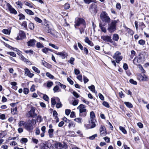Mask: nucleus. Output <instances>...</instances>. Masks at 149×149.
<instances>
[{"label":"nucleus","mask_w":149,"mask_h":149,"mask_svg":"<svg viewBox=\"0 0 149 149\" xmlns=\"http://www.w3.org/2000/svg\"><path fill=\"white\" fill-rule=\"evenodd\" d=\"M99 26L102 32L104 33L106 32V28L103 27L101 24H100Z\"/></svg>","instance_id":"nucleus-34"},{"label":"nucleus","mask_w":149,"mask_h":149,"mask_svg":"<svg viewBox=\"0 0 149 149\" xmlns=\"http://www.w3.org/2000/svg\"><path fill=\"white\" fill-rule=\"evenodd\" d=\"M118 23V21L113 20L109 25L108 28V30L110 33H112L116 30V25Z\"/></svg>","instance_id":"nucleus-2"},{"label":"nucleus","mask_w":149,"mask_h":149,"mask_svg":"<svg viewBox=\"0 0 149 149\" xmlns=\"http://www.w3.org/2000/svg\"><path fill=\"white\" fill-rule=\"evenodd\" d=\"M77 109L79 110L80 116L84 117L86 116V109H85V107L84 105L81 104L77 107Z\"/></svg>","instance_id":"nucleus-5"},{"label":"nucleus","mask_w":149,"mask_h":149,"mask_svg":"<svg viewBox=\"0 0 149 149\" xmlns=\"http://www.w3.org/2000/svg\"><path fill=\"white\" fill-rule=\"evenodd\" d=\"M53 85V83L52 81H48L47 83V86L48 87L50 88Z\"/></svg>","instance_id":"nucleus-40"},{"label":"nucleus","mask_w":149,"mask_h":149,"mask_svg":"<svg viewBox=\"0 0 149 149\" xmlns=\"http://www.w3.org/2000/svg\"><path fill=\"white\" fill-rule=\"evenodd\" d=\"M29 89L27 88H24L23 90V93L25 94H27L29 93Z\"/></svg>","instance_id":"nucleus-50"},{"label":"nucleus","mask_w":149,"mask_h":149,"mask_svg":"<svg viewBox=\"0 0 149 149\" xmlns=\"http://www.w3.org/2000/svg\"><path fill=\"white\" fill-rule=\"evenodd\" d=\"M46 75L47 77H49L50 79H53L54 78V77L51 74H50L49 72H47L46 73Z\"/></svg>","instance_id":"nucleus-29"},{"label":"nucleus","mask_w":149,"mask_h":149,"mask_svg":"<svg viewBox=\"0 0 149 149\" xmlns=\"http://www.w3.org/2000/svg\"><path fill=\"white\" fill-rule=\"evenodd\" d=\"M74 58L72 57H71L70 58V59L69 61H68V62H69V63L71 64L74 65Z\"/></svg>","instance_id":"nucleus-47"},{"label":"nucleus","mask_w":149,"mask_h":149,"mask_svg":"<svg viewBox=\"0 0 149 149\" xmlns=\"http://www.w3.org/2000/svg\"><path fill=\"white\" fill-rule=\"evenodd\" d=\"M24 70L25 71V74H26L27 76H28L30 72L29 70L26 68L24 69Z\"/></svg>","instance_id":"nucleus-58"},{"label":"nucleus","mask_w":149,"mask_h":149,"mask_svg":"<svg viewBox=\"0 0 149 149\" xmlns=\"http://www.w3.org/2000/svg\"><path fill=\"white\" fill-rule=\"evenodd\" d=\"M31 140L33 142L36 144L38 143V139L34 138L32 139Z\"/></svg>","instance_id":"nucleus-60"},{"label":"nucleus","mask_w":149,"mask_h":149,"mask_svg":"<svg viewBox=\"0 0 149 149\" xmlns=\"http://www.w3.org/2000/svg\"><path fill=\"white\" fill-rule=\"evenodd\" d=\"M49 45L50 46H51L53 48L56 49H58V47L57 46L55 45L54 44L49 43Z\"/></svg>","instance_id":"nucleus-43"},{"label":"nucleus","mask_w":149,"mask_h":149,"mask_svg":"<svg viewBox=\"0 0 149 149\" xmlns=\"http://www.w3.org/2000/svg\"><path fill=\"white\" fill-rule=\"evenodd\" d=\"M74 121L79 124H81L83 122L82 119L80 118H77L74 119Z\"/></svg>","instance_id":"nucleus-22"},{"label":"nucleus","mask_w":149,"mask_h":149,"mask_svg":"<svg viewBox=\"0 0 149 149\" xmlns=\"http://www.w3.org/2000/svg\"><path fill=\"white\" fill-rule=\"evenodd\" d=\"M101 19L105 22L109 23L110 22V19L107 15V14L105 12H102L100 15Z\"/></svg>","instance_id":"nucleus-3"},{"label":"nucleus","mask_w":149,"mask_h":149,"mask_svg":"<svg viewBox=\"0 0 149 149\" xmlns=\"http://www.w3.org/2000/svg\"><path fill=\"white\" fill-rule=\"evenodd\" d=\"M111 37L108 36H103L101 37L102 39L104 41L107 42H109L111 43L113 42V41L111 39Z\"/></svg>","instance_id":"nucleus-10"},{"label":"nucleus","mask_w":149,"mask_h":149,"mask_svg":"<svg viewBox=\"0 0 149 149\" xmlns=\"http://www.w3.org/2000/svg\"><path fill=\"white\" fill-rule=\"evenodd\" d=\"M145 42L143 40H141L139 41V43L141 45H144L145 44Z\"/></svg>","instance_id":"nucleus-54"},{"label":"nucleus","mask_w":149,"mask_h":149,"mask_svg":"<svg viewBox=\"0 0 149 149\" xmlns=\"http://www.w3.org/2000/svg\"><path fill=\"white\" fill-rule=\"evenodd\" d=\"M20 59L28 65H30L31 64V63L29 61L28 59L26 58L22 55L21 56Z\"/></svg>","instance_id":"nucleus-18"},{"label":"nucleus","mask_w":149,"mask_h":149,"mask_svg":"<svg viewBox=\"0 0 149 149\" xmlns=\"http://www.w3.org/2000/svg\"><path fill=\"white\" fill-rule=\"evenodd\" d=\"M93 120H92L91 119V120L90 121H89L90 123V121L91 122V123L92 124V125L91 126V128L95 127L96 126V125L95 123L93 122Z\"/></svg>","instance_id":"nucleus-36"},{"label":"nucleus","mask_w":149,"mask_h":149,"mask_svg":"<svg viewBox=\"0 0 149 149\" xmlns=\"http://www.w3.org/2000/svg\"><path fill=\"white\" fill-rule=\"evenodd\" d=\"M57 84L58 85L60 86L63 88L64 89L66 88V86L65 85L61 84L60 82H58Z\"/></svg>","instance_id":"nucleus-51"},{"label":"nucleus","mask_w":149,"mask_h":149,"mask_svg":"<svg viewBox=\"0 0 149 149\" xmlns=\"http://www.w3.org/2000/svg\"><path fill=\"white\" fill-rule=\"evenodd\" d=\"M112 39L114 40L117 42L119 39L118 35L116 33L113 34V36Z\"/></svg>","instance_id":"nucleus-20"},{"label":"nucleus","mask_w":149,"mask_h":149,"mask_svg":"<svg viewBox=\"0 0 149 149\" xmlns=\"http://www.w3.org/2000/svg\"><path fill=\"white\" fill-rule=\"evenodd\" d=\"M7 6L9 10L11 13L16 15L17 13V12L16 10L13 8L10 4L8 3H7Z\"/></svg>","instance_id":"nucleus-12"},{"label":"nucleus","mask_w":149,"mask_h":149,"mask_svg":"<svg viewBox=\"0 0 149 149\" xmlns=\"http://www.w3.org/2000/svg\"><path fill=\"white\" fill-rule=\"evenodd\" d=\"M56 54L58 55H59L63 59L67 56V54L65 52H57Z\"/></svg>","instance_id":"nucleus-17"},{"label":"nucleus","mask_w":149,"mask_h":149,"mask_svg":"<svg viewBox=\"0 0 149 149\" xmlns=\"http://www.w3.org/2000/svg\"><path fill=\"white\" fill-rule=\"evenodd\" d=\"M59 88L58 86L56 85L54 87L53 90L54 93L57 92L59 90Z\"/></svg>","instance_id":"nucleus-44"},{"label":"nucleus","mask_w":149,"mask_h":149,"mask_svg":"<svg viewBox=\"0 0 149 149\" xmlns=\"http://www.w3.org/2000/svg\"><path fill=\"white\" fill-rule=\"evenodd\" d=\"M120 55L121 53L118 51H117L113 56V58L116 59V62L117 63H119L123 58L122 56H120Z\"/></svg>","instance_id":"nucleus-6"},{"label":"nucleus","mask_w":149,"mask_h":149,"mask_svg":"<svg viewBox=\"0 0 149 149\" xmlns=\"http://www.w3.org/2000/svg\"><path fill=\"white\" fill-rule=\"evenodd\" d=\"M124 104L128 107L130 108H132L133 107V105L132 104L129 102H124Z\"/></svg>","instance_id":"nucleus-25"},{"label":"nucleus","mask_w":149,"mask_h":149,"mask_svg":"<svg viewBox=\"0 0 149 149\" xmlns=\"http://www.w3.org/2000/svg\"><path fill=\"white\" fill-rule=\"evenodd\" d=\"M70 7V5L69 3H66L64 5V8L65 9L67 10Z\"/></svg>","instance_id":"nucleus-52"},{"label":"nucleus","mask_w":149,"mask_h":149,"mask_svg":"<svg viewBox=\"0 0 149 149\" xmlns=\"http://www.w3.org/2000/svg\"><path fill=\"white\" fill-rule=\"evenodd\" d=\"M29 28L31 30H33L34 29V24L32 23H30L29 25Z\"/></svg>","instance_id":"nucleus-39"},{"label":"nucleus","mask_w":149,"mask_h":149,"mask_svg":"<svg viewBox=\"0 0 149 149\" xmlns=\"http://www.w3.org/2000/svg\"><path fill=\"white\" fill-rule=\"evenodd\" d=\"M40 147V149H53L54 148L53 146L49 147L48 143L46 142L41 144Z\"/></svg>","instance_id":"nucleus-9"},{"label":"nucleus","mask_w":149,"mask_h":149,"mask_svg":"<svg viewBox=\"0 0 149 149\" xmlns=\"http://www.w3.org/2000/svg\"><path fill=\"white\" fill-rule=\"evenodd\" d=\"M25 11L28 14L30 15H33L34 14V13L30 10L25 9Z\"/></svg>","instance_id":"nucleus-26"},{"label":"nucleus","mask_w":149,"mask_h":149,"mask_svg":"<svg viewBox=\"0 0 149 149\" xmlns=\"http://www.w3.org/2000/svg\"><path fill=\"white\" fill-rule=\"evenodd\" d=\"M130 82L132 84L134 85H136L137 84L136 81H134L132 79H130Z\"/></svg>","instance_id":"nucleus-49"},{"label":"nucleus","mask_w":149,"mask_h":149,"mask_svg":"<svg viewBox=\"0 0 149 149\" xmlns=\"http://www.w3.org/2000/svg\"><path fill=\"white\" fill-rule=\"evenodd\" d=\"M77 79L79 80L80 81H82V78L81 75H79L77 77Z\"/></svg>","instance_id":"nucleus-62"},{"label":"nucleus","mask_w":149,"mask_h":149,"mask_svg":"<svg viewBox=\"0 0 149 149\" xmlns=\"http://www.w3.org/2000/svg\"><path fill=\"white\" fill-rule=\"evenodd\" d=\"M19 20H21V19H25L24 15L22 14H19Z\"/></svg>","instance_id":"nucleus-48"},{"label":"nucleus","mask_w":149,"mask_h":149,"mask_svg":"<svg viewBox=\"0 0 149 149\" xmlns=\"http://www.w3.org/2000/svg\"><path fill=\"white\" fill-rule=\"evenodd\" d=\"M54 130L53 129H49L48 130V133L50 138H52L53 136V132Z\"/></svg>","instance_id":"nucleus-24"},{"label":"nucleus","mask_w":149,"mask_h":149,"mask_svg":"<svg viewBox=\"0 0 149 149\" xmlns=\"http://www.w3.org/2000/svg\"><path fill=\"white\" fill-rule=\"evenodd\" d=\"M16 4L18 6V7L19 8H22V4L21 2L19 1L16 3Z\"/></svg>","instance_id":"nucleus-33"},{"label":"nucleus","mask_w":149,"mask_h":149,"mask_svg":"<svg viewBox=\"0 0 149 149\" xmlns=\"http://www.w3.org/2000/svg\"><path fill=\"white\" fill-rule=\"evenodd\" d=\"M35 21L38 23H41L42 22V20L39 18L37 17H35L34 18Z\"/></svg>","instance_id":"nucleus-41"},{"label":"nucleus","mask_w":149,"mask_h":149,"mask_svg":"<svg viewBox=\"0 0 149 149\" xmlns=\"http://www.w3.org/2000/svg\"><path fill=\"white\" fill-rule=\"evenodd\" d=\"M97 134H95L92 135L91 136L89 137V139H90L91 140H93L95 139V137H97Z\"/></svg>","instance_id":"nucleus-59"},{"label":"nucleus","mask_w":149,"mask_h":149,"mask_svg":"<svg viewBox=\"0 0 149 149\" xmlns=\"http://www.w3.org/2000/svg\"><path fill=\"white\" fill-rule=\"evenodd\" d=\"M49 49L47 48H45L42 49V51L44 53L47 54L48 51H49Z\"/></svg>","instance_id":"nucleus-53"},{"label":"nucleus","mask_w":149,"mask_h":149,"mask_svg":"<svg viewBox=\"0 0 149 149\" xmlns=\"http://www.w3.org/2000/svg\"><path fill=\"white\" fill-rule=\"evenodd\" d=\"M26 123L24 121H20L18 123V126L19 127H21L22 126H25Z\"/></svg>","instance_id":"nucleus-32"},{"label":"nucleus","mask_w":149,"mask_h":149,"mask_svg":"<svg viewBox=\"0 0 149 149\" xmlns=\"http://www.w3.org/2000/svg\"><path fill=\"white\" fill-rule=\"evenodd\" d=\"M36 46L38 48H42L44 47V46L40 42H37Z\"/></svg>","instance_id":"nucleus-30"},{"label":"nucleus","mask_w":149,"mask_h":149,"mask_svg":"<svg viewBox=\"0 0 149 149\" xmlns=\"http://www.w3.org/2000/svg\"><path fill=\"white\" fill-rule=\"evenodd\" d=\"M138 78L140 81H147L148 80V77L145 74L139 75L138 76Z\"/></svg>","instance_id":"nucleus-14"},{"label":"nucleus","mask_w":149,"mask_h":149,"mask_svg":"<svg viewBox=\"0 0 149 149\" xmlns=\"http://www.w3.org/2000/svg\"><path fill=\"white\" fill-rule=\"evenodd\" d=\"M17 108L16 107L14 108L11 109V112L13 114H15L17 113Z\"/></svg>","instance_id":"nucleus-31"},{"label":"nucleus","mask_w":149,"mask_h":149,"mask_svg":"<svg viewBox=\"0 0 149 149\" xmlns=\"http://www.w3.org/2000/svg\"><path fill=\"white\" fill-rule=\"evenodd\" d=\"M58 101L60 102V99L56 97L55 98H52L51 102L52 106H52H54L56 104V102H57Z\"/></svg>","instance_id":"nucleus-16"},{"label":"nucleus","mask_w":149,"mask_h":149,"mask_svg":"<svg viewBox=\"0 0 149 149\" xmlns=\"http://www.w3.org/2000/svg\"><path fill=\"white\" fill-rule=\"evenodd\" d=\"M90 116L91 118V119L94 120V119L95 117V116L94 113L93 111H92L90 112Z\"/></svg>","instance_id":"nucleus-27"},{"label":"nucleus","mask_w":149,"mask_h":149,"mask_svg":"<svg viewBox=\"0 0 149 149\" xmlns=\"http://www.w3.org/2000/svg\"><path fill=\"white\" fill-rule=\"evenodd\" d=\"M32 69L33 70L36 72H37L38 73H40V71L36 67H33Z\"/></svg>","instance_id":"nucleus-37"},{"label":"nucleus","mask_w":149,"mask_h":149,"mask_svg":"<svg viewBox=\"0 0 149 149\" xmlns=\"http://www.w3.org/2000/svg\"><path fill=\"white\" fill-rule=\"evenodd\" d=\"M2 32L3 33L6 34H9L10 33L9 32L8 30L7 29H3L2 30Z\"/></svg>","instance_id":"nucleus-45"},{"label":"nucleus","mask_w":149,"mask_h":149,"mask_svg":"<svg viewBox=\"0 0 149 149\" xmlns=\"http://www.w3.org/2000/svg\"><path fill=\"white\" fill-rule=\"evenodd\" d=\"M83 79L84 81L85 84H86L89 81L88 79L85 76H83Z\"/></svg>","instance_id":"nucleus-57"},{"label":"nucleus","mask_w":149,"mask_h":149,"mask_svg":"<svg viewBox=\"0 0 149 149\" xmlns=\"http://www.w3.org/2000/svg\"><path fill=\"white\" fill-rule=\"evenodd\" d=\"M89 10L91 13L95 14L97 12V6L95 3H93L91 4Z\"/></svg>","instance_id":"nucleus-7"},{"label":"nucleus","mask_w":149,"mask_h":149,"mask_svg":"<svg viewBox=\"0 0 149 149\" xmlns=\"http://www.w3.org/2000/svg\"><path fill=\"white\" fill-rule=\"evenodd\" d=\"M98 96L99 98H100L101 100H104V97L103 95L100 93H99Z\"/></svg>","instance_id":"nucleus-64"},{"label":"nucleus","mask_w":149,"mask_h":149,"mask_svg":"<svg viewBox=\"0 0 149 149\" xmlns=\"http://www.w3.org/2000/svg\"><path fill=\"white\" fill-rule=\"evenodd\" d=\"M9 54L11 56L13 57H15L16 56L15 53L13 52H9Z\"/></svg>","instance_id":"nucleus-56"},{"label":"nucleus","mask_w":149,"mask_h":149,"mask_svg":"<svg viewBox=\"0 0 149 149\" xmlns=\"http://www.w3.org/2000/svg\"><path fill=\"white\" fill-rule=\"evenodd\" d=\"M26 37V35L25 33L23 31H20L19 32V35L17 38V40H20Z\"/></svg>","instance_id":"nucleus-13"},{"label":"nucleus","mask_w":149,"mask_h":149,"mask_svg":"<svg viewBox=\"0 0 149 149\" xmlns=\"http://www.w3.org/2000/svg\"><path fill=\"white\" fill-rule=\"evenodd\" d=\"M88 88L92 92L94 93H97V92H95V87L94 85H92L90 86H88Z\"/></svg>","instance_id":"nucleus-23"},{"label":"nucleus","mask_w":149,"mask_h":149,"mask_svg":"<svg viewBox=\"0 0 149 149\" xmlns=\"http://www.w3.org/2000/svg\"><path fill=\"white\" fill-rule=\"evenodd\" d=\"M67 81L71 85L73 84V81L69 78L68 77L67 78Z\"/></svg>","instance_id":"nucleus-63"},{"label":"nucleus","mask_w":149,"mask_h":149,"mask_svg":"<svg viewBox=\"0 0 149 149\" xmlns=\"http://www.w3.org/2000/svg\"><path fill=\"white\" fill-rule=\"evenodd\" d=\"M36 42V41L35 39H32L27 42V43L28 46L33 47L35 45Z\"/></svg>","instance_id":"nucleus-15"},{"label":"nucleus","mask_w":149,"mask_h":149,"mask_svg":"<svg viewBox=\"0 0 149 149\" xmlns=\"http://www.w3.org/2000/svg\"><path fill=\"white\" fill-rule=\"evenodd\" d=\"M100 134L101 136H103L106 135L107 132L105 127L101 125L100 128Z\"/></svg>","instance_id":"nucleus-11"},{"label":"nucleus","mask_w":149,"mask_h":149,"mask_svg":"<svg viewBox=\"0 0 149 149\" xmlns=\"http://www.w3.org/2000/svg\"><path fill=\"white\" fill-rule=\"evenodd\" d=\"M103 105L107 108H109L110 107L109 105V103L107 102L104 101L102 103Z\"/></svg>","instance_id":"nucleus-38"},{"label":"nucleus","mask_w":149,"mask_h":149,"mask_svg":"<svg viewBox=\"0 0 149 149\" xmlns=\"http://www.w3.org/2000/svg\"><path fill=\"white\" fill-rule=\"evenodd\" d=\"M22 26H24V28L26 29L27 28V23L26 21H24L22 22Z\"/></svg>","instance_id":"nucleus-55"},{"label":"nucleus","mask_w":149,"mask_h":149,"mask_svg":"<svg viewBox=\"0 0 149 149\" xmlns=\"http://www.w3.org/2000/svg\"><path fill=\"white\" fill-rule=\"evenodd\" d=\"M36 123L35 120L32 119L31 120H29L26 123L24 126L25 128L29 131L32 130L33 128V126Z\"/></svg>","instance_id":"nucleus-1"},{"label":"nucleus","mask_w":149,"mask_h":149,"mask_svg":"<svg viewBox=\"0 0 149 149\" xmlns=\"http://www.w3.org/2000/svg\"><path fill=\"white\" fill-rule=\"evenodd\" d=\"M84 41L85 42L87 43L88 45H90L91 46H93V42L91 40H90L87 37H86L84 39Z\"/></svg>","instance_id":"nucleus-19"},{"label":"nucleus","mask_w":149,"mask_h":149,"mask_svg":"<svg viewBox=\"0 0 149 149\" xmlns=\"http://www.w3.org/2000/svg\"><path fill=\"white\" fill-rule=\"evenodd\" d=\"M62 145L59 142H56L54 144V147L56 148L59 149L62 147Z\"/></svg>","instance_id":"nucleus-21"},{"label":"nucleus","mask_w":149,"mask_h":149,"mask_svg":"<svg viewBox=\"0 0 149 149\" xmlns=\"http://www.w3.org/2000/svg\"><path fill=\"white\" fill-rule=\"evenodd\" d=\"M80 71L77 69H75L74 70V72L76 75H78L80 73Z\"/></svg>","instance_id":"nucleus-61"},{"label":"nucleus","mask_w":149,"mask_h":149,"mask_svg":"<svg viewBox=\"0 0 149 149\" xmlns=\"http://www.w3.org/2000/svg\"><path fill=\"white\" fill-rule=\"evenodd\" d=\"M35 108L32 107L31 110L28 113V117L33 118L37 116V115L35 112Z\"/></svg>","instance_id":"nucleus-8"},{"label":"nucleus","mask_w":149,"mask_h":149,"mask_svg":"<svg viewBox=\"0 0 149 149\" xmlns=\"http://www.w3.org/2000/svg\"><path fill=\"white\" fill-rule=\"evenodd\" d=\"M56 105V107L57 108H59L62 107V104L60 101V102L58 101Z\"/></svg>","instance_id":"nucleus-42"},{"label":"nucleus","mask_w":149,"mask_h":149,"mask_svg":"<svg viewBox=\"0 0 149 149\" xmlns=\"http://www.w3.org/2000/svg\"><path fill=\"white\" fill-rule=\"evenodd\" d=\"M75 23L74 26L75 28H77V27L81 24H82L83 25H85V22L83 19L77 18L75 19Z\"/></svg>","instance_id":"nucleus-4"},{"label":"nucleus","mask_w":149,"mask_h":149,"mask_svg":"<svg viewBox=\"0 0 149 149\" xmlns=\"http://www.w3.org/2000/svg\"><path fill=\"white\" fill-rule=\"evenodd\" d=\"M119 129L124 134H126L127 133V132L126 130L123 127L120 126L119 127Z\"/></svg>","instance_id":"nucleus-28"},{"label":"nucleus","mask_w":149,"mask_h":149,"mask_svg":"<svg viewBox=\"0 0 149 149\" xmlns=\"http://www.w3.org/2000/svg\"><path fill=\"white\" fill-rule=\"evenodd\" d=\"M24 52L27 54H28L29 53H30V55L33 54L34 52L33 51L31 50H25L24 51Z\"/></svg>","instance_id":"nucleus-46"},{"label":"nucleus","mask_w":149,"mask_h":149,"mask_svg":"<svg viewBox=\"0 0 149 149\" xmlns=\"http://www.w3.org/2000/svg\"><path fill=\"white\" fill-rule=\"evenodd\" d=\"M75 125L74 123V122L72 121L70 122L68 125V126L69 128L71 127H75Z\"/></svg>","instance_id":"nucleus-35"}]
</instances>
